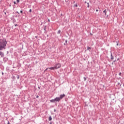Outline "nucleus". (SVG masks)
I'll list each match as a JSON object with an SVG mask.
<instances>
[{
  "instance_id": "nucleus-1",
  "label": "nucleus",
  "mask_w": 124,
  "mask_h": 124,
  "mask_svg": "<svg viewBox=\"0 0 124 124\" xmlns=\"http://www.w3.org/2000/svg\"><path fill=\"white\" fill-rule=\"evenodd\" d=\"M6 44H7V42L6 41V39L3 38L0 39V51L3 50V49H5Z\"/></svg>"
},
{
  "instance_id": "nucleus-2",
  "label": "nucleus",
  "mask_w": 124,
  "mask_h": 124,
  "mask_svg": "<svg viewBox=\"0 0 124 124\" xmlns=\"http://www.w3.org/2000/svg\"><path fill=\"white\" fill-rule=\"evenodd\" d=\"M62 99V94L60 95V97H57L54 99L50 100V102L54 103L55 102H59L61 99Z\"/></svg>"
},
{
  "instance_id": "nucleus-3",
  "label": "nucleus",
  "mask_w": 124,
  "mask_h": 124,
  "mask_svg": "<svg viewBox=\"0 0 124 124\" xmlns=\"http://www.w3.org/2000/svg\"><path fill=\"white\" fill-rule=\"evenodd\" d=\"M60 67H61V64H57L54 67L46 68V70H47L48 69H50V70H55V69H58V68H60Z\"/></svg>"
},
{
  "instance_id": "nucleus-4",
  "label": "nucleus",
  "mask_w": 124,
  "mask_h": 124,
  "mask_svg": "<svg viewBox=\"0 0 124 124\" xmlns=\"http://www.w3.org/2000/svg\"><path fill=\"white\" fill-rule=\"evenodd\" d=\"M0 56L1 58H4V53L2 51H0Z\"/></svg>"
},
{
  "instance_id": "nucleus-5",
  "label": "nucleus",
  "mask_w": 124,
  "mask_h": 124,
  "mask_svg": "<svg viewBox=\"0 0 124 124\" xmlns=\"http://www.w3.org/2000/svg\"><path fill=\"white\" fill-rule=\"evenodd\" d=\"M110 59L111 60H114V56H113V54L112 53V51H110Z\"/></svg>"
},
{
  "instance_id": "nucleus-6",
  "label": "nucleus",
  "mask_w": 124,
  "mask_h": 124,
  "mask_svg": "<svg viewBox=\"0 0 124 124\" xmlns=\"http://www.w3.org/2000/svg\"><path fill=\"white\" fill-rule=\"evenodd\" d=\"M3 61H5V62H7V61H8V59L7 58L5 57L3 58Z\"/></svg>"
},
{
  "instance_id": "nucleus-7",
  "label": "nucleus",
  "mask_w": 124,
  "mask_h": 124,
  "mask_svg": "<svg viewBox=\"0 0 124 124\" xmlns=\"http://www.w3.org/2000/svg\"><path fill=\"white\" fill-rule=\"evenodd\" d=\"M104 13H105V15H107V12L106 10H105V11H103Z\"/></svg>"
},
{
  "instance_id": "nucleus-8",
  "label": "nucleus",
  "mask_w": 124,
  "mask_h": 124,
  "mask_svg": "<svg viewBox=\"0 0 124 124\" xmlns=\"http://www.w3.org/2000/svg\"><path fill=\"white\" fill-rule=\"evenodd\" d=\"M48 120L49 121H52V117L51 116H49Z\"/></svg>"
},
{
  "instance_id": "nucleus-9",
  "label": "nucleus",
  "mask_w": 124,
  "mask_h": 124,
  "mask_svg": "<svg viewBox=\"0 0 124 124\" xmlns=\"http://www.w3.org/2000/svg\"><path fill=\"white\" fill-rule=\"evenodd\" d=\"M17 79H20V76L19 75H17Z\"/></svg>"
},
{
  "instance_id": "nucleus-10",
  "label": "nucleus",
  "mask_w": 124,
  "mask_h": 124,
  "mask_svg": "<svg viewBox=\"0 0 124 124\" xmlns=\"http://www.w3.org/2000/svg\"><path fill=\"white\" fill-rule=\"evenodd\" d=\"M87 7H90V4H89V3H87Z\"/></svg>"
},
{
  "instance_id": "nucleus-11",
  "label": "nucleus",
  "mask_w": 124,
  "mask_h": 124,
  "mask_svg": "<svg viewBox=\"0 0 124 124\" xmlns=\"http://www.w3.org/2000/svg\"><path fill=\"white\" fill-rule=\"evenodd\" d=\"M87 49L88 50H89L90 49H91V47H88Z\"/></svg>"
},
{
  "instance_id": "nucleus-12",
  "label": "nucleus",
  "mask_w": 124,
  "mask_h": 124,
  "mask_svg": "<svg viewBox=\"0 0 124 124\" xmlns=\"http://www.w3.org/2000/svg\"><path fill=\"white\" fill-rule=\"evenodd\" d=\"M84 81H86V80H87L86 78H85V77L84 78Z\"/></svg>"
},
{
  "instance_id": "nucleus-13",
  "label": "nucleus",
  "mask_w": 124,
  "mask_h": 124,
  "mask_svg": "<svg viewBox=\"0 0 124 124\" xmlns=\"http://www.w3.org/2000/svg\"><path fill=\"white\" fill-rule=\"evenodd\" d=\"M57 33H61V30H59Z\"/></svg>"
},
{
  "instance_id": "nucleus-14",
  "label": "nucleus",
  "mask_w": 124,
  "mask_h": 124,
  "mask_svg": "<svg viewBox=\"0 0 124 124\" xmlns=\"http://www.w3.org/2000/svg\"><path fill=\"white\" fill-rule=\"evenodd\" d=\"M20 1V0H16V2H19Z\"/></svg>"
},
{
  "instance_id": "nucleus-15",
  "label": "nucleus",
  "mask_w": 124,
  "mask_h": 124,
  "mask_svg": "<svg viewBox=\"0 0 124 124\" xmlns=\"http://www.w3.org/2000/svg\"><path fill=\"white\" fill-rule=\"evenodd\" d=\"M29 12H31V9H30Z\"/></svg>"
},
{
  "instance_id": "nucleus-16",
  "label": "nucleus",
  "mask_w": 124,
  "mask_h": 124,
  "mask_svg": "<svg viewBox=\"0 0 124 124\" xmlns=\"http://www.w3.org/2000/svg\"><path fill=\"white\" fill-rule=\"evenodd\" d=\"M119 76H121L122 73H119Z\"/></svg>"
},
{
  "instance_id": "nucleus-17",
  "label": "nucleus",
  "mask_w": 124,
  "mask_h": 124,
  "mask_svg": "<svg viewBox=\"0 0 124 124\" xmlns=\"http://www.w3.org/2000/svg\"><path fill=\"white\" fill-rule=\"evenodd\" d=\"M75 5V6H76V7H78V5H77V4H76V5Z\"/></svg>"
},
{
  "instance_id": "nucleus-18",
  "label": "nucleus",
  "mask_w": 124,
  "mask_h": 124,
  "mask_svg": "<svg viewBox=\"0 0 124 124\" xmlns=\"http://www.w3.org/2000/svg\"><path fill=\"white\" fill-rule=\"evenodd\" d=\"M112 65H114V61L111 63Z\"/></svg>"
},
{
  "instance_id": "nucleus-19",
  "label": "nucleus",
  "mask_w": 124,
  "mask_h": 124,
  "mask_svg": "<svg viewBox=\"0 0 124 124\" xmlns=\"http://www.w3.org/2000/svg\"><path fill=\"white\" fill-rule=\"evenodd\" d=\"M14 4H16V1L14 2Z\"/></svg>"
},
{
  "instance_id": "nucleus-20",
  "label": "nucleus",
  "mask_w": 124,
  "mask_h": 124,
  "mask_svg": "<svg viewBox=\"0 0 124 124\" xmlns=\"http://www.w3.org/2000/svg\"><path fill=\"white\" fill-rule=\"evenodd\" d=\"M65 95L64 94H63V97H65Z\"/></svg>"
},
{
  "instance_id": "nucleus-21",
  "label": "nucleus",
  "mask_w": 124,
  "mask_h": 124,
  "mask_svg": "<svg viewBox=\"0 0 124 124\" xmlns=\"http://www.w3.org/2000/svg\"><path fill=\"white\" fill-rule=\"evenodd\" d=\"M20 13H23V11H20Z\"/></svg>"
},
{
  "instance_id": "nucleus-22",
  "label": "nucleus",
  "mask_w": 124,
  "mask_h": 124,
  "mask_svg": "<svg viewBox=\"0 0 124 124\" xmlns=\"http://www.w3.org/2000/svg\"><path fill=\"white\" fill-rule=\"evenodd\" d=\"M39 97V96H36V98H38Z\"/></svg>"
},
{
  "instance_id": "nucleus-23",
  "label": "nucleus",
  "mask_w": 124,
  "mask_h": 124,
  "mask_svg": "<svg viewBox=\"0 0 124 124\" xmlns=\"http://www.w3.org/2000/svg\"><path fill=\"white\" fill-rule=\"evenodd\" d=\"M67 42H68V41L67 40V41H65V43H66V44H67Z\"/></svg>"
},
{
  "instance_id": "nucleus-24",
  "label": "nucleus",
  "mask_w": 124,
  "mask_h": 124,
  "mask_svg": "<svg viewBox=\"0 0 124 124\" xmlns=\"http://www.w3.org/2000/svg\"><path fill=\"white\" fill-rule=\"evenodd\" d=\"M4 14L6 15V12H4Z\"/></svg>"
},
{
  "instance_id": "nucleus-25",
  "label": "nucleus",
  "mask_w": 124,
  "mask_h": 124,
  "mask_svg": "<svg viewBox=\"0 0 124 124\" xmlns=\"http://www.w3.org/2000/svg\"><path fill=\"white\" fill-rule=\"evenodd\" d=\"M15 27H17V24H15Z\"/></svg>"
},
{
  "instance_id": "nucleus-26",
  "label": "nucleus",
  "mask_w": 124,
  "mask_h": 124,
  "mask_svg": "<svg viewBox=\"0 0 124 124\" xmlns=\"http://www.w3.org/2000/svg\"><path fill=\"white\" fill-rule=\"evenodd\" d=\"M48 22H50V19H48Z\"/></svg>"
},
{
  "instance_id": "nucleus-27",
  "label": "nucleus",
  "mask_w": 124,
  "mask_h": 124,
  "mask_svg": "<svg viewBox=\"0 0 124 124\" xmlns=\"http://www.w3.org/2000/svg\"><path fill=\"white\" fill-rule=\"evenodd\" d=\"M16 13L18 14H19V13L18 12H16Z\"/></svg>"
},
{
  "instance_id": "nucleus-28",
  "label": "nucleus",
  "mask_w": 124,
  "mask_h": 124,
  "mask_svg": "<svg viewBox=\"0 0 124 124\" xmlns=\"http://www.w3.org/2000/svg\"><path fill=\"white\" fill-rule=\"evenodd\" d=\"M54 112H56V109H54Z\"/></svg>"
},
{
  "instance_id": "nucleus-29",
  "label": "nucleus",
  "mask_w": 124,
  "mask_h": 124,
  "mask_svg": "<svg viewBox=\"0 0 124 124\" xmlns=\"http://www.w3.org/2000/svg\"><path fill=\"white\" fill-rule=\"evenodd\" d=\"M117 46H119V43L117 44Z\"/></svg>"
},
{
  "instance_id": "nucleus-30",
  "label": "nucleus",
  "mask_w": 124,
  "mask_h": 124,
  "mask_svg": "<svg viewBox=\"0 0 124 124\" xmlns=\"http://www.w3.org/2000/svg\"><path fill=\"white\" fill-rule=\"evenodd\" d=\"M117 60H114V62H116Z\"/></svg>"
},
{
  "instance_id": "nucleus-31",
  "label": "nucleus",
  "mask_w": 124,
  "mask_h": 124,
  "mask_svg": "<svg viewBox=\"0 0 124 124\" xmlns=\"http://www.w3.org/2000/svg\"><path fill=\"white\" fill-rule=\"evenodd\" d=\"M7 124H10L9 123V122H8Z\"/></svg>"
},
{
  "instance_id": "nucleus-32",
  "label": "nucleus",
  "mask_w": 124,
  "mask_h": 124,
  "mask_svg": "<svg viewBox=\"0 0 124 124\" xmlns=\"http://www.w3.org/2000/svg\"><path fill=\"white\" fill-rule=\"evenodd\" d=\"M96 11H98V10H96Z\"/></svg>"
},
{
  "instance_id": "nucleus-33",
  "label": "nucleus",
  "mask_w": 124,
  "mask_h": 124,
  "mask_svg": "<svg viewBox=\"0 0 124 124\" xmlns=\"http://www.w3.org/2000/svg\"><path fill=\"white\" fill-rule=\"evenodd\" d=\"M49 124H52V123L50 122Z\"/></svg>"
},
{
  "instance_id": "nucleus-34",
  "label": "nucleus",
  "mask_w": 124,
  "mask_h": 124,
  "mask_svg": "<svg viewBox=\"0 0 124 124\" xmlns=\"http://www.w3.org/2000/svg\"><path fill=\"white\" fill-rule=\"evenodd\" d=\"M117 60H119V58L117 59Z\"/></svg>"
},
{
  "instance_id": "nucleus-35",
  "label": "nucleus",
  "mask_w": 124,
  "mask_h": 124,
  "mask_svg": "<svg viewBox=\"0 0 124 124\" xmlns=\"http://www.w3.org/2000/svg\"><path fill=\"white\" fill-rule=\"evenodd\" d=\"M7 53H8V51H7Z\"/></svg>"
},
{
  "instance_id": "nucleus-36",
  "label": "nucleus",
  "mask_w": 124,
  "mask_h": 124,
  "mask_svg": "<svg viewBox=\"0 0 124 124\" xmlns=\"http://www.w3.org/2000/svg\"><path fill=\"white\" fill-rule=\"evenodd\" d=\"M2 74H3V73H2Z\"/></svg>"
},
{
  "instance_id": "nucleus-37",
  "label": "nucleus",
  "mask_w": 124,
  "mask_h": 124,
  "mask_svg": "<svg viewBox=\"0 0 124 124\" xmlns=\"http://www.w3.org/2000/svg\"><path fill=\"white\" fill-rule=\"evenodd\" d=\"M64 45H65V43H64Z\"/></svg>"
},
{
  "instance_id": "nucleus-38",
  "label": "nucleus",
  "mask_w": 124,
  "mask_h": 124,
  "mask_svg": "<svg viewBox=\"0 0 124 124\" xmlns=\"http://www.w3.org/2000/svg\"><path fill=\"white\" fill-rule=\"evenodd\" d=\"M85 2V3H86V2Z\"/></svg>"
}]
</instances>
